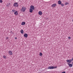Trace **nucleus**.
Wrapping results in <instances>:
<instances>
[{
    "instance_id": "nucleus-18",
    "label": "nucleus",
    "mask_w": 73,
    "mask_h": 73,
    "mask_svg": "<svg viewBox=\"0 0 73 73\" xmlns=\"http://www.w3.org/2000/svg\"><path fill=\"white\" fill-rule=\"evenodd\" d=\"M10 5H11V4H10V3H8L7 5V6H8V7H9V6Z\"/></svg>"
},
{
    "instance_id": "nucleus-22",
    "label": "nucleus",
    "mask_w": 73,
    "mask_h": 73,
    "mask_svg": "<svg viewBox=\"0 0 73 73\" xmlns=\"http://www.w3.org/2000/svg\"><path fill=\"white\" fill-rule=\"evenodd\" d=\"M0 3H3V1H2V0H0Z\"/></svg>"
},
{
    "instance_id": "nucleus-20",
    "label": "nucleus",
    "mask_w": 73,
    "mask_h": 73,
    "mask_svg": "<svg viewBox=\"0 0 73 73\" xmlns=\"http://www.w3.org/2000/svg\"><path fill=\"white\" fill-rule=\"evenodd\" d=\"M68 4H69V3H65V5H68Z\"/></svg>"
},
{
    "instance_id": "nucleus-7",
    "label": "nucleus",
    "mask_w": 73,
    "mask_h": 73,
    "mask_svg": "<svg viewBox=\"0 0 73 73\" xmlns=\"http://www.w3.org/2000/svg\"><path fill=\"white\" fill-rule=\"evenodd\" d=\"M14 14L15 15H16L17 16V15H18V12H17V11H16L14 12Z\"/></svg>"
},
{
    "instance_id": "nucleus-8",
    "label": "nucleus",
    "mask_w": 73,
    "mask_h": 73,
    "mask_svg": "<svg viewBox=\"0 0 73 73\" xmlns=\"http://www.w3.org/2000/svg\"><path fill=\"white\" fill-rule=\"evenodd\" d=\"M24 37H26V38H27L28 37V34L27 33H25L24 35Z\"/></svg>"
},
{
    "instance_id": "nucleus-13",
    "label": "nucleus",
    "mask_w": 73,
    "mask_h": 73,
    "mask_svg": "<svg viewBox=\"0 0 73 73\" xmlns=\"http://www.w3.org/2000/svg\"><path fill=\"white\" fill-rule=\"evenodd\" d=\"M21 33L22 34H23V33H24V30H21Z\"/></svg>"
},
{
    "instance_id": "nucleus-14",
    "label": "nucleus",
    "mask_w": 73,
    "mask_h": 73,
    "mask_svg": "<svg viewBox=\"0 0 73 73\" xmlns=\"http://www.w3.org/2000/svg\"><path fill=\"white\" fill-rule=\"evenodd\" d=\"M58 4H61L62 3L61 1H58Z\"/></svg>"
},
{
    "instance_id": "nucleus-2",
    "label": "nucleus",
    "mask_w": 73,
    "mask_h": 73,
    "mask_svg": "<svg viewBox=\"0 0 73 73\" xmlns=\"http://www.w3.org/2000/svg\"><path fill=\"white\" fill-rule=\"evenodd\" d=\"M26 9V7H22L21 9V12H24L25 11Z\"/></svg>"
},
{
    "instance_id": "nucleus-24",
    "label": "nucleus",
    "mask_w": 73,
    "mask_h": 73,
    "mask_svg": "<svg viewBox=\"0 0 73 73\" xmlns=\"http://www.w3.org/2000/svg\"><path fill=\"white\" fill-rule=\"evenodd\" d=\"M68 39H71V38H70V37L69 36V37H68Z\"/></svg>"
},
{
    "instance_id": "nucleus-27",
    "label": "nucleus",
    "mask_w": 73,
    "mask_h": 73,
    "mask_svg": "<svg viewBox=\"0 0 73 73\" xmlns=\"http://www.w3.org/2000/svg\"><path fill=\"white\" fill-rule=\"evenodd\" d=\"M72 61H73V58H72Z\"/></svg>"
},
{
    "instance_id": "nucleus-6",
    "label": "nucleus",
    "mask_w": 73,
    "mask_h": 73,
    "mask_svg": "<svg viewBox=\"0 0 73 73\" xmlns=\"http://www.w3.org/2000/svg\"><path fill=\"white\" fill-rule=\"evenodd\" d=\"M48 69H53V66H50L48 67Z\"/></svg>"
},
{
    "instance_id": "nucleus-17",
    "label": "nucleus",
    "mask_w": 73,
    "mask_h": 73,
    "mask_svg": "<svg viewBox=\"0 0 73 73\" xmlns=\"http://www.w3.org/2000/svg\"><path fill=\"white\" fill-rule=\"evenodd\" d=\"M39 55L40 56H42V53H41V52H40Z\"/></svg>"
},
{
    "instance_id": "nucleus-4",
    "label": "nucleus",
    "mask_w": 73,
    "mask_h": 73,
    "mask_svg": "<svg viewBox=\"0 0 73 73\" xmlns=\"http://www.w3.org/2000/svg\"><path fill=\"white\" fill-rule=\"evenodd\" d=\"M72 59H70V60H66V62H68V63H71L72 62Z\"/></svg>"
},
{
    "instance_id": "nucleus-21",
    "label": "nucleus",
    "mask_w": 73,
    "mask_h": 73,
    "mask_svg": "<svg viewBox=\"0 0 73 73\" xmlns=\"http://www.w3.org/2000/svg\"><path fill=\"white\" fill-rule=\"evenodd\" d=\"M61 4L62 7H64V4Z\"/></svg>"
},
{
    "instance_id": "nucleus-25",
    "label": "nucleus",
    "mask_w": 73,
    "mask_h": 73,
    "mask_svg": "<svg viewBox=\"0 0 73 73\" xmlns=\"http://www.w3.org/2000/svg\"><path fill=\"white\" fill-rule=\"evenodd\" d=\"M61 73H66L64 71L62 72Z\"/></svg>"
},
{
    "instance_id": "nucleus-15",
    "label": "nucleus",
    "mask_w": 73,
    "mask_h": 73,
    "mask_svg": "<svg viewBox=\"0 0 73 73\" xmlns=\"http://www.w3.org/2000/svg\"><path fill=\"white\" fill-rule=\"evenodd\" d=\"M53 69H56V68H57V67L56 66H53Z\"/></svg>"
},
{
    "instance_id": "nucleus-1",
    "label": "nucleus",
    "mask_w": 73,
    "mask_h": 73,
    "mask_svg": "<svg viewBox=\"0 0 73 73\" xmlns=\"http://www.w3.org/2000/svg\"><path fill=\"white\" fill-rule=\"evenodd\" d=\"M33 10H35V7L34 6L31 5L30 7L29 12L30 13H32Z\"/></svg>"
},
{
    "instance_id": "nucleus-26",
    "label": "nucleus",
    "mask_w": 73,
    "mask_h": 73,
    "mask_svg": "<svg viewBox=\"0 0 73 73\" xmlns=\"http://www.w3.org/2000/svg\"><path fill=\"white\" fill-rule=\"evenodd\" d=\"M15 38L16 39H17V37H15Z\"/></svg>"
},
{
    "instance_id": "nucleus-11",
    "label": "nucleus",
    "mask_w": 73,
    "mask_h": 73,
    "mask_svg": "<svg viewBox=\"0 0 73 73\" xmlns=\"http://www.w3.org/2000/svg\"><path fill=\"white\" fill-rule=\"evenodd\" d=\"M25 24V22H22L21 25H24Z\"/></svg>"
},
{
    "instance_id": "nucleus-12",
    "label": "nucleus",
    "mask_w": 73,
    "mask_h": 73,
    "mask_svg": "<svg viewBox=\"0 0 73 73\" xmlns=\"http://www.w3.org/2000/svg\"><path fill=\"white\" fill-rule=\"evenodd\" d=\"M68 65L69 66L70 68H71V67H72V64H69V63H68Z\"/></svg>"
},
{
    "instance_id": "nucleus-5",
    "label": "nucleus",
    "mask_w": 73,
    "mask_h": 73,
    "mask_svg": "<svg viewBox=\"0 0 73 73\" xmlns=\"http://www.w3.org/2000/svg\"><path fill=\"white\" fill-rule=\"evenodd\" d=\"M9 54L10 55H12V52L11 50H10L9 51Z\"/></svg>"
},
{
    "instance_id": "nucleus-3",
    "label": "nucleus",
    "mask_w": 73,
    "mask_h": 73,
    "mask_svg": "<svg viewBox=\"0 0 73 73\" xmlns=\"http://www.w3.org/2000/svg\"><path fill=\"white\" fill-rule=\"evenodd\" d=\"M13 6L14 7H17L18 8L19 7V5L18 4V3H15L14 4Z\"/></svg>"
},
{
    "instance_id": "nucleus-19",
    "label": "nucleus",
    "mask_w": 73,
    "mask_h": 73,
    "mask_svg": "<svg viewBox=\"0 0 73 73\" xmlns=\"http://www.w3.org/2000/svg\"><path fill=\"white\" fill-rule=\"evenodd\" d=\"M15 11H16V10L15 9H13L12 10V12H15Z\"/></svg>"
},
{
    "instance_id": "nucleus-10",
    "label": "nucleus",
    "mask_w": 73,
    "mask_h": 73,
    "mask_svg": "<svg viewBox=\"0 0 73 73\" xmlns=\"http://www.w3.org/2000/svg\"><path fill=\"white\" fill-rule=\"evenodd\" d=\"M38 14H39V15H42V13L41 11H39L38 13Z\"/></svg>"
},
{
    "instance_id": "nucleus-23",
    "label": "nucleus",
    "mask_w": 73,
    "mask_h": 73,
    "mask_svg": "<svg viewBox=\"0 0 73 73\" xmlns=\"http://www.w3.org/2000/svg\"><path fill=\"white\" fill-rule=\"evenodd\" d=\"M9 38H8V37H7L6 38V40H8V39H9Z\"/></svg>"
},
{
    "instance_id": "nucleus-9",
    "label": "nucleus",
    "mask_w": 73,
    "mask_h": 73,
    "mask_svg": "<svg viewBox=\"0 0 73 73\" xmlns=\"http://www.w3.org/2000/svg\"><path fill=\"white\" fill-rule=\"evenodd\" d=\"M56 5H57V4H54L52 5V7L53 8V7H55L56 6Z\"/></svg>"
},
{
    "instance_id": "nucleus-16",
    "label": "nucleus",
    "mask_w": 73,
    "mask_h": 73,
    "mask_svg": "<svg viewBox=\"0 0 73 73\" xmlns=\"http://www.w3.org/2000/svg\"><path fill=\"white\" fill-rule=\"evenodd\" d=\"M3 57L4 58L6 59L7 58V56H5L4 55L3 56Z\"/></svg>"
}]
</instances>
